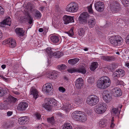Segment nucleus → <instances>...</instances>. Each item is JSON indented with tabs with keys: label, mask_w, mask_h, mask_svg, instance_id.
I'll return each instance as SVG.
<instances>
[{
	"label": "nucleus",
	"mask_w": 129,
	"mask_h": 129,
	"mask_svg": "<svg viewBox=\"0 0 129 129\" xmlns=\"http://www.w3.org/2000/svg\"><path fill=\"white\" fill-rule=\"evenodd\" d=\"M111 81L107 76H104L101 77L98 80L97 86L98 87L101 89H105L110 85Z\"/></svg>",
	"instance_id": "obj_1"
},
{
	"label": "nucleus",
	"mask_w": 129,
	"mask_h": 129,
	"mask_svg": "<svg viewBox=\"0 0 129 129\" xmlns=\"http://www.w3.org/2000/svg\"><path fill=\"white\" fill-rule=\"evenodd\" d=\"M107 109V104L104 102H100L94 107V110L96 114H102L104 113Z\"/></svg>",
	"instance_id": "obj_2"
},
{
	"label": "nucleus",
	"mask_w": 129,
	"mask_h": 129,
	"mask_svg": "<svg viewBox=\"0 0 129 129\" xmlns=\"http://www.w3.org/2000/svg\"><path fill=\"white\" fill-rule=\"evenodd\" d=\"M109 40L111 44L115 47L122 45L123 42L122 38L119 36H112Z\"/></svg>",
	"instance_id": "obj_3"
},
{
	"label": "nucleus",
	"mask_w": 129,
	"mask_h": 129,
	"mask_svg": "<svg viewBox=\"0 0 129 129\" xmlns=\"http://www.w3.org/2000/svg\"><path fill=\"white\" fill-rule=\"evenodd\" d=\"M99 101L98 97L95 95L89 96L86 100L87 103L90 106H94L97 104Z\"/></svg>",
	"instance_id": "obj_4"
},
{
	"label": "nucleus",
	"mask_w": 129,
	"mask_h": 129,
	"mask_svg": "<svg viewBox=\"0 0 129 129\" xmlns=\"http://www.w3.org/2000/svg\"><path fill=\"white\" fill-rule=\"evenodd\" d=\"M78 5L77 3L72 2L67 6L66 10L68 12L74 13L78 11Z\"/></svg>",
	"instance_id": "obj_5"
},
{
	"label": "nucleus",
	"mask_w": 129,
	"mask_h": 129,
	"mask_svg": "<svg viewBox=\"0 0 129 129\" xmlns=\"http://www.w3.org/2000/svg\"><path fill=\"white\" fill-rule=\"evenodd\" d=\"M89 17L87 12H84L80 15L78 20L82 24L86 23L87 22V19L90 18Z\"/></svg>",
	"instance_id": "obj_6"
},
{
	"label": "nucleus",
	"mask_w": 129,
	"mask_h": 129,
	"mask_svg": "<svg viewBox=\"0 0 129 129\" xmlns=\"http://www.w3.org/2000/svg\"><path fill=\"white\" fill-rule=\"evenodd\" d=\"M109 8L112 12H116L120 10L121 7L119 4L116 2L111 1L110 2Z\"/></svg>",
	"instance_id": "obj_7"
},
{
	"label": "nucleus",
	"mask_w": 129,
	"mask_h": 129,
	"mask_svg": "<svg viewBox=\"0 0 129 129\" xmlns=\"http://www.w3.org/2000/svg\"><path fill=\"white\" fill-rule=\"evenodd\" d=\"M2 44L4 45L8 44L10 47L12 48L14 47L16 45L15 40L11 38L4 40Z\"/></svg>",
	"instance_id": "obj_8"
},
{
	"label": "nucleus",
	"mask_w": 129,
	"mask_h": 129,
	"mask_svg": "<svg viewBox=\"0 0 129 129\" xmlns=\"http://www.w3.org/2000/svg\"><path fill=\"white\" fill-rule=\"evenodd\" d=\"M52 88V84L50 83H47L43 85L42 90L44 93L47 94L51 92Z\"/></svg>",
	"instance_id": "obj_9"
},
{
	"label": "nucleus",
	"mask_w": 129,
	"mask_h": 129,
	"mask_svg": "<svg viewBox=\"0 0 129 129\" xmlns=\"http://www.w3.org/2000/svg\"><path fill=\"white\" fill-rule=\"evenodd\" d=\"M103 100L107 103L111 100L112 97L109 93L107 90H105L103 92Z\"/></svg>",
	"instance_id": "obj_10"
},
{
	"label": "nucleus",
	"mask_w": 129,
	"mask_h": 129,
	"mask_svg": "<svg viewBox=\"0 0 129 129\" xmlns=\"http://www.w3.org/2000/svg\"><path fill=\"white\" fill-rule=\"evenodd\" d=\"M94 7L96 10L99 12H102L104 9V3L102 2H98L95 3Z\"/></svg>",
	"instance_id": "obj_11"
},
{
	"label": "nucleus",
	"mask_w": 129,
	"mask_h": 129,
	"mask_svg": "<svg viewBox=\"0 0 129 129\" xmlns=\"http://www.w3.org/2000/svg\"><path fill=\"white\" fill-rule=\"evenodd\" d=\"M29 95L33 96L36 99L39 96V92L35 87H31L29 91Z\"/></svg>",
	"instance_id": "obj_12"
},
{
	"label": "nucleus",
	"mask_w": 129,
	"mask_h": 129,
	"mask_svg": "<svg viewBox=\"0 0 129 129\" xmlns=\"http://www.w3.org/2000/svg\"><path fill=\"white\" fill-rule=\"evenodd\" d=\"M46 75L50 79H55L57 78L58 73L57 72L53 71L47 73Z\"/></svg>",
	"instance_id": "obj_13"
},
{
	"label": "nucleus",
	"mask_w": 129,
	"mask_h": 129,
	"mask_svg": "<svg viewBox=\"0 0 129 129\" xmlns=\"http://www.w3.org/2000/svg\"><path fill=\"white\" fill-rule=\"evenodd\" d=\"M84 83L83 79L82 78H79L76 80L75 85L77 88L80 89L84 85Z\"/></svg>",
	"instance_id": "obj_14"
},
{
	"label": "nucleus",
	"mask_w": 129,
	"mask_h": 129,
	"mask_svg": "<svg viewBox=\"0 0 129 129\" xmlns=\"http://www.w3.org/2000/svg\"><path fill=\"white\" fill-rule=\"evenodd\" d=\"M74 16H71L67 15H65L63 17L64 23L67 24L70 22H73L74 21Z\"/></svg>",
	"instance_id": "obj_15"
},
{
	"label": "nucleus",
	"mask_w": 129,
	"mask_h": 129,
	"mask_svg": "<svg viewBox=\"0 0 129 129\" xmlns=\"http://www.w3.org/2000/svg\"><path fill=\"white\" fill-rule=\"evenodd\" d=\"M17 99L13 96H10L7 97L4 99V103L7 104L11 103H15L17 100Z\"/></svg>",
	"instance_id": "obj_16"
},
{
	"label": "nucleus",
	"mask_w": 129,
	"mask_h": 129,
	"mask_svg": "<svg viewBox=\"0 0 129 129\" xmlns=\"http://www.w3.org/2000/svg\"><path fill=\"white\" fill-rule=\"evenodd\" d=\"M113 95L115 97H119L122 94L121 91L118 87H116L112 90Z\"/></svg>",
	"instance_id": "obj_17"
},
{
	"label": "nucleus",
	"mask_w": 129,
	"mask_h": 129,
	"mask_svg": "<svg viewBox=\"0 0 129 129\" xmlns=\"http://www.w3.org/2000/svg\"><path fill=\"white\" fill-rule=\"evenodd\" d=\"M28 106V104L26 102H21L19 104L17 108L18 109L21 111L25 110Z\"/></svg>",
	"instance_id": "obj_18"
},
{
	"label": "nucleus",
	"mask_w": 129,
	"mask_h": 129,
	"mask_svg": "<svg viewBox=\"0 0 129 129\" xmlns=\"http://www.w3.org/2000/svg\"><path fill=\"white\" fill-rule=\"evenodd\" d=\"M106 120L105 118H103L99 121L97 124L98 128L100 129H103L106 125Z\"/></svg>",
	"instance_id": "obj_19"
},
{
	"label": "nucleus",
	"mask_w": 129,
	"mask_h": 129,
	"mask_svg": "<svg viewBox=\"0 0 129 129\" xmlns=\"http://www.w3.org/2000/svg\"><path fill=\"white\" fill-rule=\"evenodd\" d=\"M15 31L17 35L19 37H23L24 35V31L22 28H16L15 30Z\"/></svg>",
	"instance_id": "obj_20"
},
{
	"label": "nucleus",
	"mask_w": 129,
	"mask_h": 129,
	"mask_svg": "<svg viewBox=\"0 0 129 129\" xmlns=\"http://www.w3.org/2000/svg\"><path fill=\"white\" fill-rule=\"evenodd\" d=\"M27 117V116H21L19 117L18 119V123L20 125L23 124L28 120Z\"/></svg>",
	"instance_id": "obj_21"
},
{
	"label": "nucleus",
	"mask_w": 129,
	"mask_h": 129,
	"mask_svg": "<svg viewBox=\"0 0 129 129\" xmlns=\"http://www.w3.org/2000/svg\"><path fill=\"white\" fill-rule=\"evenodd\" d=\"M88 23V26L90 28H93L95 26L96 24L95 20L93 17L89 18Z\"/></svg>",
	"instance_id": "obj_22"
},
{
	"label": "nucleus",
	"mask_w": 129,
	"mask_h": 129,
	"mask_svg": "<svg viewBox=\"0 0 129 129\" xmlns=\"http://www.w3.org/2000/svg\"><path fill=\"white\" fill-rule=\"evenodd\" d=\"M102 59L106 61H110L114 60L115 59L114 56H103L101 57Z\"/></svg>",
	"instance_id": "obj_23"
},
{
	"label": "nucleus",
	"mask_w": 129,
	"mask_h": 129,
	"mask_svg": "<svg viewBox=\"0 0 129 129\" xmlns=\"http://www.w3.org/2000/svg\"><path fill=\"white\" fill-rule=\"evenodd\" d=\"M11 19L9 17H8L6 18L3 21L1 22V24L4 25H8L10 26L11 25Z\"/></svg>",
	"instance_id": "obj_24"
},
{
	"label": "nucleus",
	"mask_w": 129,
	"mask_h": 129,
	"mask_svg": "<svg viewBox=\"0 0 129 129\" xmlns=\"http://www.w3.org/2000/svg\"><path fill=\"white\" fill-rule=\"evenodd\" d=\"M73 107V106L71 104H65L63 105L61 107V108L63 110L68 111Z\"/></svg>",
	"instance_id": "obj_25"
},
{
	"label": "nucleus",
	"mask_w": 129,
	"mask_h": 129,
	"mask_svg": "<svg viewBox=\"0 0 129 129\" xmlns=\"http://www.w3.org/2000/svg\"><path fill=\"white\" fill-rule=\"evenodd\" d=\"M115 72L116 74L118 75V77H122L125 75L124 71L121 69H117Z\"/></svg>",
	"instance_id": "obj_26"
},
{
	"label": "nucleus",
	"mask_w": 129,
	"mask_h": 129,
	"mask_svg": "<svg viewBox=\"0 0 129 129\" xmlns=\"http://www.w3.org/2000/svg\"><path fill=\"white\" fill-rule=\"evenodd\" d=\"M98 64L97 62H93L91 63L89 67L90 70L92 71H94L98 67Z\"/></svg>",
	"instance_id": "obj_27"
},
{
	"label": "nucleus",
	"mask_w": 129,
	"mask_h": 129,
	"mask_svg": "<svg viewBox=\"0 0 129 129\" xmlns=\"http://www.w3.org/2000/svg\"><path fill=\"white\" fill-rule=\"evenodd\" d=\"M63 129H72V127L71 124L69 122H66L62 125Z\"/></svg>",
	"instance_id": "obj_28"
},
{
	"label": "nucleus",
	"mask_w": 129,
	"mask_h": 129,
	"mask_svg": "<svg viewBox=\"0 0 129 129\" xmlns=\"http://www.w3.org/2000/svg\"><path fill=\"white\" fill-rule=\"evenodd\" d=\"M50 39L52 42L54 43H57L59 40V37L56 36L52 35Z\"/></svg>",
	"instance_id": "obj_29"
},
{
	"label": "nucleus",
	"mask_w": 129,
	"mask_h": 129,
	"mask_svg": "<svg viewBox=\"0 0 129 129\" xmlns=\"http://www.w3.org/2000/svg\"><path fill=\"white\" fill-rule=\"evenodd\" d=\"M79 59L78 58L70 59L68 60V62L70 64L73 65L77 63L79 61Z\"/></svg>",
	"instance_id": "obj_30"
},
{
	"label": "nucleus",
	"mask_w": 129,
	"mask_h": 129,
	"mask_svg": "<svg viewBox=\"0 0 129 129\" xmlns=\"http://www.w3.org/2000/svg\"><path fill=\"white\" fill-rule=\"evenodd\" d=\"M58 103V102L55 99H52L51 101H49V103L48 104H51V106L50 107L53 108L54 107L56 106Z\"/></svg>",
	"instance_id": "obj_31"
},
{
	"label": "nucleus",
	"mask_w": 129,
	"mask_h": 129,
	"mask_svg": "<svg viewBox=\"0 0 129 129\" xmlns=\"http://www.w3.org/2000/svg\"><path fill=\"white\" fill-rule=\"evenodd\" d=\"M81 116L80 117V118L79 120L81 121L82 122H84L87 120V116L84 113L82 112L81 114Z\"/></svg>",
	"instance_id": "obj_32"
},
{
	"label": "nucleus",
	"mask_w": 129,
	"mask_h": 129,
	"mask_svg": "<svg viewBox=\"0 0 129 129\" xmlns=\"http://www.w3.org/2000/svg\"><path fill=\"white\" fill-rule=\"evenodd\" d=\"M14 124V123L12 121L10 123L7 122H5L4 124L3 127L4 128L7 129L12 127L13 126Z\"/></svg>",
	"instance_id": "obj_33"
},
{
	"label": "nucleus",
	"mask_w": 129,
	"mask_h": 129,
	"mask_svg": "<svg viewBox=\"0 0 129 129\" xmlns=\"http://www.w3.org/2000/svg\"><path fill=\"white\" fill-rule=\"evenodd\" d=\"M63 54V53L62 52L59 51H56L53 53V55L55 58H59Z\"/></svg>",
	"instance_id": "obj_34"
},
{
	"label": "nucleus",
	"mask_w": 129,
	"mask_h": 129,
	"mask_svg": "<svg viewBox=\"0 0 129 129\" xmlns=\"http://www.w3.org/2000/svg\"><path fill=\"white\" fill-rule=\"evenodd\" d=\"M49 103V101L47 102L46 103L43 104V106L44 107L45 109L46 110H47L50 111L51 110L52 108V107H50L51 106V104H48Z\"/></svg>",
	"instance_id": "obj_35"
},
{
	"label": "nucleus",
	"mask_w": 129,
	"mask_h": 129,
	"mask_svg": "<svg viewBox=\"0 0 129 129\" xmlns=\"http://www.w3.org/2000/svg\"><path fill=\"white\" fill-rule=\"evenodd\" d=\"M46 51L49 57L51 58L53 54L52 49L50 47H48L46 48Z\"/></svg>",
	"instance_id": "obj_36"
},
{
	"label": "nucleus",
	"mask_w": 129,
	"mask_h": 129,
	"mask_svg": "<svg viewBox=\"0 0 129 129\" xmlns=\"http://www.w3.org/2000/svg\"><path fill=\"white\" fill-rule=\"evenodd\" d=\"M74 102L76 104L79 105L83 103V101L82 99H80L78 97L74 100Z\"/></svg>",
	"instance_id": "obj_37"
},
{
	"label": "nucleus",
	"mask_w": 129,
	"mask_h": 129,
	"mask_svg": "<svg viewBox=\"0 0 129 129\" xmlns=\"http://www.w3.org/2000/svg\"><path fill=\"white\" fill-rule=\"evenodd\" d=\"M48 123L52 125L54 124L55 123L54 119L53 117L48 118L47 119Z\"/></svg>",
	"instance_id": "obj_38"
},
{
	"label": "nucleus",
	"mask_w": 129,
	"mask_h": 129,
	"mask_svg": "<svg viewBox=\"0 0 129 129\" xmlns=\"http://www.w3.org/2000/svg\"><path fill=\"white\" fill-rule=\"evenodd\" d=\"M112 113L113 115H118L119 112L118 111V109L115 108H113L112 110Z\"/></svg>",
	"instance_id": "obj_39"
},
{
	"label": "nucleus",
	"mask_w": 129,
	"mask_h": 129,
	"mask_svg": "<svg viewBox=\"0 0 129 129\" xmlns=\"http://www.w3.org/2000/svg\"><path fill=\"white\" fill-rule=\"evenodd\" d=\"M67 71L69 72L70 73L78 72V69L75 68H72L68 69Z\"/></svg>",
	"instance_id": "obj_40"
},
{
	"label": "nucleus",
	"mask_w": 129,
	"mask_h": 129,
	"mask_svg": "<svg viewBox=\"0 0 129 129\" xmlns=\"http://www.w3.org/2000/svg\"><path fill=\"white\" fill-rule=\"evenodd\" d=\"M66 68V66L64 64H62L58 65L57 67V68L60 70H64Z\"/></svg>",
	"instance_id": "obj_41"
},
{
	"label": "nucleus",
	"mask_w": 129,
	"mask_h": 129,
	"mask_svg": "<svg viewBox=\"0 0 129 129\" xmlns=\"http://www.w3.org/2000/svg\"><path fill=\"white\" fill-rule=\"evenodd\" d=\"M41 16V14L39 11H36L34 16L35 17L37 18H40Z\"/></svg>",
	"instance_id": "obj_42"
},
{
	"label": "nucleus",
	"mask_w": 129,
	"mask_h": 129,
	"mask_svg": "<svg viewBox=\"0 0 129 129\" xmlns=\"http://www.w3.org/2000/svg\"><path fill=\"white\" fill-rule=\"evenodd\" d=\"M84 34V31L83 28H80L78 31V34L79 36H82Z\"/></svg>",
	"instance_id": "obj_43"
},
{
	"label": "nucleus",
	"mask_w": 129,
	"mask_h": 129,
	"mask_svg": "<svg viewBox=\"0 0 129 129\" xmlns=\"http://www.w3.org/2000/svg\"><path fill=\"white\" fill-rule=\"evenodd\" d=\"M74 29V28L72 27L71 29L68 32H66L68 35L70 37H72L74 35V33L73 30Z\"/></svg>",
	"instance_id": "obj_44"
},
{
	"label": "nucleus",
	"mask_w": 129,
	"mask_h": 129,
	"mask_svg": "<svg viewBox=\"0 0 129 129\" xmlns=\"http://www.w3.org/2000/svg\"><path fill=\"white\" fill-rule=\"evenodd\" d=\"M78 111H75L73 112L71 115V117L74 119L75 120L77 118V115Z\"/></svg>",
	"instance_id": "obj_45"
},
{
	"label": "nucleus",
	"mask_w": 129,
	"mask_h": 129,
	"mask_svg": "<svg viewBox=\"0 0 129 129\" xmlns=\"http://www.w3.org/2000/svg\"><path fill=\"white\" fill-rule=\"evenodd\" d=\"M6 92V91L4 89L0 88V96L2 97L4 96Z\"/></svg>",
	"instance_id": "obj_46"
},
{
	"label": "nucleus",
	"mask_w": 129,
	"mask_h": 129,
	"mask_svg": "<svg viewBox=\"0 0 129 129\" xmlns=\"http://www.w3.org/2000/svg\"><path fill=\"white\" fill-rule=\"evenodd\" d=\"M92 4L87 7V9L89 13L90 14H93V11L92 8Z\"/></svg>",
	"instance_id": "obj_47"
},
{
	"label": "nucleus",
	"mask_w": 129,
	"mask_h": 129,
	"mask_svg": "<svg viewBox=\"0 0 129 129\" xmlns=\"http://www.w3.org/2000/svg\"><path fill=\"white\" fill-rule=\"evenodd\" d=\"M114 64H110L107 66L108 69L110 70L111 71L114 68Z\"/></svg>",
	"instance_id": "obj_48"
},
{
	"label": "nucleus",
	"mask_w": 129,
	"mask_h": 129,
	"mask_svg": "<svg viewBox=\"0 0 129 129\" xmlns=\"http://www.w3.org/2000/svg\"><path fill=\"white\" fill-rule=\"evenodd\" d=\"M82 112L79 111H78L77 113V115L76 117L77 118L75 120H79L80 118V117L81 116V114Z\"/></svg>",
	"instance_id": "obj_49"
},
{
	"label": "nucleus",
	"mask_w": 129,
	"mask_h": 129,
	"mask_svg": "<svg viewBox=\"0 0 129 129\" xmlns=\"http://www.w3.org/2000/svg\"><path fill=\"white\" fill-rule=\"evenodd\" d=\"M6 105H5L3 103H0V110H3L6 109Z\"/></svg>",
	"instance_id": "obj_50"
},
{
	"label": "nucleus",
	"mask_w": 129,
	"mask_h": 129,
	"mask_svg": "<svg viewBox=\"0 0 129 129\" xmlns=\"http://www.w3.org/2000/svg\"><path fill=\"white\" fill-rule=\"evenodd\" d=\"M78 72L82 73L83 74H84L86 72V70L84 68H81L79 69H78Z\"/></svg>",
	"instance_id": "obj_51"
},
{
	"label": "nucleus",
	"mask_w": 129,
	"mask_h": 129,
	"mask_svg": "<svg viewBox=\"0 0 129 129\" xmlns=\"http://www.w3.org/2000/svg\"><path fill=\"white\" fill-rule=\"evenodd\" d=\"M121 1L122 4L125 6H126V5L128 4H129V1L128 0H122Z\"/></svg>",
	"instance_id": "obj_52"
},
{
	"label": "nucleus",
	"mask_w": 129,
	"mask_h": 129,
	"mask_svg": "<svg viewBox=\"0 0 129 129\" xmlns=\"http://www.w3.org/2000/svg\"><path fill=\"white\" fill-rule=\"evenodd\" d=\"M35 116L37 118V119L40 120L41 119V115L38 113H36L35 114Z\"/></svg>",
	"instance_id": "obj_53"
},
{
	"label": "nucleus",
	"mask_w": 129,
	"mask_h": 129,
	"mask_svg": "<svg viewBox=\"0 0 129 129\" xmlns=\"http://www.w3.org/2000/svg\"><path fill=\"white\" fill-rule=\"evenodd\" d=\"M58 90L59 91L61 92H63L66 90L63 87H59L58 88Z\"/></svg>",
	"instance_id": "obj_54"
},
{
	"label": "nucleus",
	"mask_w": 129,
	"mask_h": 129,
	"mask_svg": "<svg viewBox=\"0 0 129 129\" xmlns=\"http://www.w3.org/2000/svg\"><path fill=\"white\" fill-rule=\"evenodd\" d=\"M4 13V9L2 7L0 6V15H3Z\"/></svg>",
	"instance_id": "obj_55"
},
{
	"label": "nucleus",
	"mask_w": 129,
	"mask_h": 129,
	"mask_svg": "<svg viewBox=\"0 0 129 129\" xmlns=\"http://www.w3.org/2000/svg\"><path fill=\"white\" fill-rule=\"evenodd\" d=\"M28 20L29 23L30 24H32L33 22V18L29 16L28 17Z\"/></svg>",
	"instance_id": "obj_56"
},
{
	"label": "nucleus",
	"mask_w": 129,
	"mask_h": 129,
	"mask_svg": "<svg viewBox=\"0 0 129 129\" xmlns=\"http://www.w3.org/2000/svg\"><path fill=\"white\" fill-rule=\"evenodd\" d=\"M88 82L89 83H92L94 82V80L92 78H89L87 79Z\"/></svg>",
	"instance_id": "obj_57"
},
{
	"label": "nucleus",
	"mask_w": 129,
	"mask_h": 129,
	"mask_svg": "<svg viewBox=\"0 0 129 129\" xmlns=\"http://www.w3.org/2000/svg\"><path fill=\"white\" fill-rule=\"evenodd\" d=\"M113 79L114 80H116L119 77L118 75L116 74L115 72L113 73Z\"/></svg>",
	"instance_id": "obj_58"
},
{
	"label": "nucleus",
	"mask_w": 129,
	"mask_h": 129,
	"mask_svg": "<svg viewBox=\"0 0 129 129\" xmlns=\"http://www.w3.org/2000/svg\"><path fill=\"white\" fill-rule=\"evenodd\" d=\"M116 83L117 85H123L124 84L123 81L120 80H118Z\"/></svg>",
	"instance_id": "obj_59"
},
{
	"label": "nucleus",
	"mask_w": 129,
	"mask_h": 129,
	"mask_svg": "<svg viewBox=\"0 0 129 129\" xmlns=\"http://www.w3.org/2000/svg\"><path fill=\"white\" fill-rule=\"evenodd\" d=\"M113 121L114 119H113V117H112L111 120V124L110 125V127L112 128H113L114 126V124L113 122Z\"/></svg>",
	"instance_id": "obj_60"
},
{
	"label": "nucleus",
	"mask_w": 129,
	"mask_h": 129,
	"mask_svg": "<svg viewBox=\"0 0 129 129\" xmlns=\"http://www.w3.org/2000/svg\"><path fill=\"white\" fill-rule=\"evenodd\" d=\"M38 31H39L40 32H42L43 31H47V30H45L44 28H40L38 30Z\"/></svg>",
	"instance_id": "obj_61"
},
{
	"label": "nucleus",
	"mask_w": 129,
	"mask_h": 129,
	"mask_svg": "<svg viewBox=\"0 0 129 129\" xmlns=\"http://www.w3.org/2000/svg\"><path fill=\"white\" fill-rule=\"evenodd\" d=\"M13 114V112L12 111H8L7 113V116H11Z\"/></svg>",
	"instance_id": "obj_62"
},
{
	"label": "nucleus",
	"mask_w": 129,
	"mask_h": 129,
	"mask_svg": "<svg viewBox=\"0 0 129 129\" xmlns=\"http://www.w3.org/2000/svg\"><path fill=\"white\" fill-rule=\"evenodd\" d=\"M126 41L127 44H129V35H128L126 38Z\"/></svg>",
	"instance_id": "obj_63"
},
{
	"label": "nucleus",
	"mask_w": 129,
	"mask_h": 129,
	"mask_svg": "<svg viewBox=\"0 0 129 129\" xmlns=\"http://www.w3.org/2000/svg\"><path fill=\"white\" fill-rule=\"evenodd\" d=\"M17 129H27V128L25 126H21L18 127Z\"/></svg>",
	"instance_id": "obj_64"
}]
</instances>
